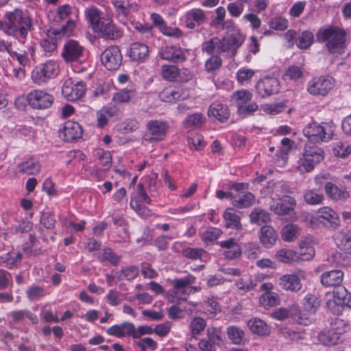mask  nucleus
<instances>
[{"mask_svg":"<svg viewBox=\"0 0 351 351\" xmlns=\"http://www.w3.org/2000/svg\"><path fill=\"white\" fill-rule=\"evenodd\" d=\"M251 332L259 336H267L270 333L269 326L259 318H252L248 322Z\"/></svg>","mask_w":351,"mask_h":351,"instance_id":"nucleus-35","label":"nucleus"},{"mask_svg":"<svg viewBox=\"0 0 351 351\" xmlns=\"http://www.w3.org/2000/svg\"><path fill=\"white\" fill-rule=\"evenodd\" d=\"M206 326V322L201 317H195L191 323V329L193 335H199L204 330Z\"/></svg>","mask_w":351,"mask_h":351,"instance_id":"nucleus-64","label":"nucleus"},{"mask_svg":"<svg viewBox=\"0 0 351 351\" xmlns=\"http://www.w3.org/2000/svg\"><path fill=\"white\" fill-rule=\"evenodd\" d=\"M250 223L259 226L267 223L271 221L269 213L261 208H255L250 215Z\"/></svg>","mask_w":351,"mask_h":351,"instance_id":"nucleus-37","label":"nucleus"},{"mask_svg":"<svg viewBox=\"0 0 351 351\" xmlns=\"http://www.w3.org/2000/svg\"><path fill=\"white\" fill-rule=\"evenodd\" d=\"M259 303L265 308L273 307L279 303V297L274 292H265L259 298Z\"/></svg>","mask_w":351,"mask_h":351,"instance_id":"nucleus-45","label":"nucleus"},{"mask_svg":"<svg viewBox=\"0 0 351 351\" xmlns=\"http://www.w3.org/2000/svg\"><path fill=\"white\" fill-rule=\"evenodd\" d=\"M227 334L233 343L241 344L243 343L245 333L240 328L235 326H230L227 328Z\"/></svg>","mask_w":351,"mask_h":351,"instance_id":"nucleus-48","label":"nucleus"},{"mask_svg":"<svg viewBox=\"0 0 351 351\" xmlns=\"http://www.w3.org/2000/svg\"><path fill=\"white\" fill-rule=\"evenodd\" d=\"M204 308L206 313L211 316H215L221 312V306L213 296L208 297L205 301Z\"/></svg>","mask_w":351,"mask_h":351,"instance_id":"nucleus-53","label":"nucleus"},{"mask_svg":"<svg viewBox=\"0 0 351 351\" xmlns=\"http://www.w3.org/2000/svg\"><path fill=\"white\" fill-rule=\"evenodd\" d=\"M245 40V36L239 31H234L220 38L217 36L211 38L202 44V49L208 55L222 54L232 58L237 53L238 49Z\"/></svg>","mask_w":351,"mask_h":351,"instance_id":"nucleus-1","label":"nucleus"},{"mask_svg":"<svg viewBox=\"0 0 351 351\" xmlns=\"http://www.w3.org/2000/svg\"><path fill=\"white\" fill-rule=\"evenodd\" d=\"M346 32L336 26L321 28L317 33L319 42H326V47L330 53H340L345 47Z\"/></svg>","mask_w":351,"mask_h":351,"instance_id":"nucleus-3","label":"nucleus"},{"mask_svg":"<svg viewBox=\"0 0 351 351\" xmlns=\"http://www.w3.org/2000/svg\"><path fill=\"white\" fill-rule=\"evenodd\" d=\"M335 86V80L329 75L313 78L307 84V91L311 95L326 96Z\"/></svg>","mask_w":351,"mask_h":351,"instance_id":"nucleus-9","label":"nucleus"},{"mask_svg":"<svg viewBox=\"0 0 351 351\" xmlns=\"http://www.w3.org/2000/svg\"><path fill=\"white\" fill-rule=\"evenodd\" d=\"M245 247L244 254L248 258L256 259L259 257L261 249L257 243H248Z\"/></svg>","mask_w":351,"mask_h":351,"instance_id":"nucleus-59","label":"nucleus"},{"mask_svg":"<svg viewBox=\"0 0 351 351\" xmlns=\"http://www.w3.org/2000/svg\"><path fill=\"white\" fill-rule=\"evenodd\" d=\"M93 31L104 39L114 40L122 35L121 31L113 23L112 20L106 18H103V20L98 25H96Z\"/></svg>","mask_w":351,"mask_h":351,"instance_id":"nucleus-12","label":"nucleus"},{"mask_svg":"<svg viewBox=\"0 0 351 351\" xmlns=\"http://www.w3.org/2000/svg\"><path fill=\"white\" fill-rule=\"evenodd\" d=\"M204 10L199 8H193L185 14V25L187 28L193 29L196 26H200L206 20Z\"/></svg>","mask_w":351,"mask_h":351,"instance_id":"nucleus-22","label":"nucleus"},{"mask_svg":"<svg viewBox=\"0 0 351 351\" xmlns=\"http://www.w3.org/2000/svg\"><path fill=\"white\" fill-rule=\"evenodd\" d=\"M10 316L14 323L23 321L25 317L28 318L33 324L38 322V317L27 309L13 311L10 313Z\"/></svg>","mask_w":351,"mask_h":351,"instance_id":"nucleus-40","label":"nucleus"},{"mask_svg":"<svg viewBox=\"0 0 351 351\" xmlns=\"http://www.w3.org/2000/svg\"><path fill=\"white\" fill-rule=\"evenodd\" d=\"M314 41V35L310 31H304L299 34L295 40V44L299 49H306L308 48Z\"/></svg>","mask_w":351,"mask_h":351,"instance_id":"nucleus-41","label":"nucleus"},{"mask_svg":"<svg viewBox=\"0 0 351 351\" xmlns=\"http://www.w3.org/2000/svg\"><path fill=\"white\" fill-rule=\"evenodd\" d=\"M343 280V272L333 269L324 272L320 276V282L324 287H339Z\"/></svg>","mask_w":351,"mask_h":351,"instance_id":"nucleus-25","label":"nucleus"},{"mask_svg":"<svg viewBox=\"0 0 351 351\" xmlns=\"http://www.w3.org/2000/svg\"><path fill=\"white\" fill-rule=\"evenodd\" d=\"M76 24L73 20H69L60 29H54L51 33L55 36L69 37L73 34Z\"/></svg>","mask_w":351,"mask_h":351,"instance_id":"nucleus-49","label":"nucleus"},{"mask_svg":"<svg viewBox=\"0 0 351 351\" xmlns=\"http://www.w3.org/2000/svg\"><path fill=\"white\" fill-rule=\"evenodd\" d=\"M333 154L341 158H346L351 154V147L347 143L339 142L332 149Z\"/></svg>","mask_w":351,"mask_h":351,"instance_id":"nucleus-54","label":"nucleus"},{"mask_svg":"<svg viewBox=\"0 0 351 351\" xmlns=\"http://www.w3.org/2000/svg\"><path fill=\"white\" fill-rule=\"evenodd\" d=\"M304 199L309 205H317L322 204L324 199L322 193L315 189L307 190L304 194Z\"/></svg>","mask_w":351,"mask_h":351,"instance_id":"nucleus-43","label":"nucleus"},{"mask_svg":"<svg viewBox=\"0 0 351 351\" xmlns=\"http://www.w3.org/2000/svg\"><path fill=\"white\" fill-rule=\"evenodd\" d=\"M86 85L82 82L74 84L71 80H65L62 88V95L69 101H75L82 97L86 91Z\"/></svg>","mask_w":351,"mask_h":351,"instance_id":"nucleus-15","label":"nucleus"},{"mask_svg":"<svg viewBox=\"0 0 351 351\" xmlns=\"http://www.w3.org/2000/svg\"><path fill=\"white\" fill-rule=\"evenodd\" d=\"M349 329L343 319H337L331 327L321 331L318 336L319 341L328 346H335L342 341L341 335Z\"/></svg>","mask_w":351,"mask_h":351,"instance_id":"nucleus-7","label":"nucleus"},{"mask_svg":"<svg viewBox=\"0 0 351 351\" xmlns=\"http://www.w3.org/2000/svg\"><path fill=\"white\" fill-rule=\"evenodd\" d=\"M84 50L79 42L70 39L64 43L61 56L67 63L77 62L82 58Z\"/></svg>","mask_w":351,"mask_h":351,"instance_id":"nucleus-14","label":"nucleus"},{"mask_svg":"<svg viewBox=\"0 0 351 351\" xmlns=\"http://www.w3.org/2000/svg\"><path fill=\"white\" fill-rule=\"evenodd\" d=\"M136 95L135 88H123L114 94L112 101L115 104L128 103L136 97Z\"/></svg>","mask_w":351,"mask_h":351,"instance_id":"nucleus-38","label":"nucleus"},{"mask_svg":"<svg viewBox=\"0 0 351 351\" xmlns=\"http://www.w3.org/2000/svg\"><path fill=\"white\" fill-rule=\"evenodd\" d=\"M27 99L29 104L35 109L49 108L53 102V97L43 90H34L28 93Z\"/></svg>","mask_w":351,"mask_h":351,"instance_id":"nucleus-13","label":"nucleus"},{"mask_svg":"<svg viewBox=\"0 0 351 351\" xmlns=\"http://www.w3.org/2000/svg\"><path fill=\"white\" fill-rule=\"evenodd\" d=\"M208 115L209 117H213L219 121L224 123L230 118V111L226 104L216 101L210 105Z\"/></svg>","mask_w":351,"mask_h":351,"instance_id":"nucleus-20","label":"nucleus"},{"mask_svg":"<svg viewBox=\"0 0 351 351\" xmlns=\"http://www.w3.org/2000/svg\"><path fill=\"white\" fill-rule=\"evenodd\" d=\"M295 206V198L289 195H282L278 198V202H272L270 204V209L278 215H285L293 211Z\"/></svg>","mask_w":351,"mask_h":351,"instance_id":"nucleus-16","label":"nucleus"},{"mask_svg":"<svg viewBox=\"0 0 351 351\" xmlns=\"http://www.w3.org/2000/svg\"><path fill=\"white\" fill-rule=\"evenodd\" d=\"M84 16L86 19L90 23L93 29L103 20L101 12L95 6L86 8L84 10Z\"/></svg>","mask_w":351,"mask_h":351,"instance_id":"nucleus-39","label":"nucleus"},{"mask_svg":"<svg viewBox=\"0 0 351 351\" xmlns=\"http://www.w3.org/2000/svg\"><path fill=\"white\" fill-rule=\"evenodd\" d=\"M252 99L251 92L241 89L232 94L230 101L237 107L238 114L242 117H246L258 109V106L255 102H252Z\"/></svg>","mask_w":351,"mask_h":351,"instance_id":"nucleus-6","label":"nucleus"},{"mask_svg":"<svg viewBox=\"0 0 351 351\" xmlns=\"http://www.w3.org/2000/svg\"><path fill=\"white\" fill-rule=\"evenodd\" d=\"M7 21L0 25L5 34L16 38L20 43H24L28 32L33 29L32 19L27 11L19 8H15L11 12H7L5 14Z\"/></svg>","mask_w":351,"mask_h":351,"instance_id":"nucleus-2","label":"nucleus"},{"mask_svg":"<svg viewBox=\"0 0 351 351\" xmlns=\"http://www.w3.org/2000/svg\"><path fill=\"white\" fill-rule=\"evenodd\" d=\"M217 244L221 247L226 249L223 254L228 259L237 258L241 254V247L233 238L219 241Z\"/></svg>","mask_w":351,"mask_h":351,"instance_id":"nucleus-26","label":"nucleus"},{"mask_svg":"<svg viewBox=\"0 0 351 351\" xmlns=\"http://www.w3.org/2000/svg\"><path fill=\"white\" fill-rule=\"evenodd\" d=\"M101 60L108 70L118 69L122 63V55L119 47L111 45L106 48L101 54Z\"/></svg>","mask_w":351,"mask_h":351,"instance_id":"nucleus-11","label":"nucleus"},{"mask_svg":"<svg viewBox=\"0 0 351 351\" xmlns=\"http://www.w3.org/2000/svg\"><path fill=\"white\" fill-rule=\"evenodd\" d=\"M246 3H247V0H237L228 3L227 10L230 15L234 18L239 17L244 10V4Z\"/></svg>","mask_w":351,"mask_h":351,"instance_id":"nucleus-50","label":"nucleus"},{"mask_svg":"<svg viewBox=\"0 0 351 351\" xmlns=\"http://www.w3.org/2000/svg\"><path fill=\"white\" fill-rule=\"evenodd\" d=\"M40 223L49 230L55 228L56 219L53 212H43L40 217Z\"/></svg>","mask_w":351,"mask_h":351,"instance_id":"nucleus-57","label":"nucleus"},{"mask_svg":"<svg viewBox=\"0 0 351 351\" xmlns=\"http://www.w3.org/2000/svg\"><path fill=\"white\" fill-rule=\"evenodd\" d=\"M174 95V87L169 86L165 88L161 92H160L158 97L161 101L171 103L175 102Z\"/></svg>","mask_w":351,"mask_h":351,"instance_id":"nucleus-61","label":"nucleus"},{"mask_svg":"<svg viewBox=\"0 0 351 351\" xmlns=\"http://www.w3.org/2000/svg\"><path fill=\"white\" fill-rule=\"evenodd\" d=\"M232 205L238 208H248L255 202V196L250 192H242L237 194H231Z\"/></svg>","mask_w":351,"mask_h":351,"instance_id":"nucleus-29","label":"nucleus"},{"mask_svg":"<svg viewBox=\"0 0 351 351\" xmlns=\"http://www.w3.org/2000/svg\"><path fill=\"white\" fill-rule=\"evenodd\" d=\"M324 158V152L318 145L312 143H306L302 156L298 158L295 165L298 171L303 174L311 171Z\"/></svg>","mask_w":351,"mask_h":351,"instance_id":"nucleus-4","label":"nucleus"},{"mask_svg":"<svg viewBox=\"0 0 351 351\" xmlns=\"http://www.w3.org/2000/svg\"><path fill=\"white\" fill-rule=\"evenodd\" d=\"M279 285L286 291L297 292L302 288L300 278L295 274H286L279 278Z\"/></svg>","mask_w":351,"mask_h":351,"instance_id":"nucleus-28","label":"nucleus"},{"mask_svg":"<svg viewBox=\"0 0 351 351\" xmlns=\"http://www.w3.org/2000/svg\"><path fill=\"white\" fill-rule=\"evenodd\" d=\"M139 269L138 267L134 265H131L128 267H122L119 275L117 276V278L120 280H132L134 279L138 275Z\"/></svg>","mask_w":351,"mask_h":351,"instance_id":"nucleus-51","label":"nucleus"},{"mask_svg":"<svg viewBox=\"0 0 351 351\" xmlns=\"http://www.w3.org/2000/svg\"><path fill=\"white\" fill-rule=\"evenodd\" d=\"M298 232V228L293 224L285 226L282 230V238L285 241H293L296 238Z\"/></svg>","mask_w":351,"mask_h":351,"instance_id":"nucleus-55","label":"nucleus"},{"mask_svg":"<svg viewBox=\"0 0 351 351\" xmlns=\"http://www.w3.org/2000/svg\"><path fill=\"white\" fill-rule=\"evenodd\" d=\"M223 217L226 228L234 229L237 230H240L242 229L241 217L234 208H228L226 209L223 213Z\"/></svg>","mask_w":351,"mask_h":351,"instance_id":"nucleus-30","label":"nucleus"},{"mask_svg":"<svg viewBox=\"0 0 351 351\" xmlns=\"http://www.w3.org/2000/svg\"><path fill=\"white\" fill-rule=\"evenodd\" d=\"M276 257L279 261L288 263L294 259L293 252L288 249H281L278 251Z\"/></svg>","mask_w":351,"mask_h":351,"instance_id":"nucleus-62","label":"nucleus"},{"mask_svg":"<svg viewBox=\"0 0 351 351\" xmlns=\"http://www.w3.org/2000/svg\"><path fill=\"white\" fill-rule=\"evenodd\" d=\"M182 256L193 261L202 260L207 254L202 248L186 247L182 250Z\"/></svg>","mask_w":351,"mask_h":351,"instance_id":"nucleus-44","label":"nucleus"},{"mask_svg":"<svg viewBox=\"0 0 351 351\" xmlns=\"http://www.w3.org/2000/svg\"><path fill=\"white\" fill-rule=\"evenodd\" d=\"M195 277L192 274H188L182 278H175L171 280L173 290L168 292V298L173 300L178 296L179 299L185 300L187 297L189 286L195 282Z\"/></svg>","mask_w":351,"mask_h":351,"instance_id":"nucleus-10","label":"nucleus"},{"mask_svg":"<svg viewBox=\"0 0 351 351\" xmlns=\"http://www.w3.org/2000/svg\"><path fill=\"white\" fill-rule=\"evenodd\" d=\"M261 242L266 247H270L276 243L278 234L276 230L270 226H263L260 231Z\"/></svg>","mask_w":351,"mask_h":351,"instance_id":"nucleus-33","label":"nucleus"},{"mask_svg":"<svg viewBox=\"0 0 351 351\" xmlns=\"http://www.w3.org/2000/svg\"><path fill=\"white\" fill-rule=\"evenodd\" d=\"M167 122L158 120H150L147 123V130L150 137L148 140L159 141L163 140L168 130Z\"/></svg>","mask_w":351,"mask_h":351,"instance_id":"nucleus-19","label":"nucleus"},{"mask_svg":"<svg viewBox=\"0 0 351 351\" xmlns=\"http://www.w3.org/2000/svg\"><path fill=\"white\" fill-rule=\"evenodd\" d=\"M205 117L201 113H195L189 115L185 119L184 124L186 128H200L205 122Z\"/></svg>","mask_w":351,"mask_h":351,"instance_id":"nucleus-46","label":"nucleus"},{"mask_svg":"<svg viewBox=\"0 0 351 351\" xmlns=\"http://www.w3.org/2000/svg\"><path fill=\"white\" fill-rule=\"evenodd\" d=\"M97 258L101 261H108L113 266L117 265L120 262V256H117L108 247L104 248L101 253L98 254Z\"/></svg>","mask_w":351,"mask_h":351,"instance_id":"nucleus-47","label":"nucleus"},{"mask_svg":"<svg viewBox=\"0 0 351 351\" xmlns=\"http://www.w3.org/2000/svg\"><path fill=\"white\" fill-rule=\"evenodd\" d=\"M133 328V324L123 322L120 325H114L107 330V333L112 336L123 337L126 335L131 336V329Z\"/></svg>","mask_w":351,"mask_h":351,"instance_id":"nucleus-36","label":"nucleus"},{"mask_svg":"<svg viewBox=\"0 0 351 351\" xmlns=\"http://www.w3.org/2000/svg\"><path fill=\"white\" fill-rule=\"evenodd\" d=\"M317 215L319 219H322V222L326 226L336 229L339 226V219L335 210L332 208L325 206L317 210Z\"/></svg>","mask_w":351,"mask_h":351,"instance_id":"nucleus-24","label":"nucleus"},{"mask_svg":"<svg viewBox=\"0 0 351 351\" xmlns=\"http://www.w3.org/2000/svg\"><path fill=\"white\" fill-rule=\"evenodd\" d=\"M324 190L327 196L335 201H344L349 197V193L346 189H340L330 182L325 184Z\"/></svg>","mask_w":351,"mask_h":351,"instance_id":"nucleus-31","label":"nucleus"},{"mask_svg":"<svg viewBox=\"0 0 351 351\" xmlns=\"http://www.w3.org/2000/svg\"><path fill=\"white\" fill-rule=\"evenodd\" d=\"M26 294L30 300H33L44 296L45 290L42 287L32 286L26 291Z\"/></svg>","mask_w":351,"mask_h":351,"instance_id":"nucleus-63","label":"nucleus"},{"mask_svg":"<svg viewBox=\"0 0 351 351\" xmlns=\"http://www.w3.org/2000/svg\"><path fill=\"white\" fill-rule=\"evenodd\" d=\"M256 93L261 97H269L279 90V82L276 77H264L256 83Z\"/></svg>","mask_w":351,"mask_h":351,"instance_id":"nucleus-17","label":"nucleus"},{"mask_svg":"<svg viewBox=\"0 0 351 351\" xmlns=\"http://www.w3.org/2000/svg\"><path fill=\"white\" fill-rule=\"evenodd\" d=\"M115 13L118 16L126 17L129 15L131 11H136L138 10V5L132 0H112Z\"/></svg>","mask_w":351,"mask_h":351,"instance_id":"nucleus-27","label":"nucleus"},{"mask_svg":"<svg viewBox=\"0 0 351 351\" xmlns=\"http://www.w3.org/2000/svg\"><path fill=\"white\" fill-rule=\"evenodd\" d=\"M153 331L154 330L149 326H141L136 328L133 324V328L131 329V336L134 339H138L142 335H150Z\"/></svg>","mask_w":351,"mask_h":351,"instance_id":"nucleus-60","label":"nucleus"},{"mask_svg":"<svg viewBox=\"0 0 351 351\" xmlns=\"http://www.w3.org/2000/svg\"><path fill=\"white\" fill-rule=\"evenodd\" d=\"M22 258L23 254L21 252H8L1 256V260L5 264V267L9 269L18 267V265H20Z\"/></svg>","mask_w":351,"mask_h":351,"instance_id":"nucleus-42","label":"nucleus"},{"mask_svg":"<svg viewBox=\"0 0 351 351\" xmlns=\"http://www.w3.org/2000/svg\"><path fill=\"white\" fill-rule=\"evenodd\" d=\"M158 56L162 59L173 63H181L186 60L184 50L175 45L165 46L161 48Z\"/></svg>","mask_w":351,"mask_h":351,"instance_id":"nucleus-18","label":"nucleus"},{"mask_svg":"<svg viewBox=\"0 0 351 351\" xmlns=\"http://www.w3.org/2000/svg\"><path fill=\"white\" fill-rule=\"evenodd\" d=\"M334 131L335 125L332 121L321 123L312 122L303 129L304 136L312 143L328 141L332 138Z\"/></svg>","mask_w":351,"mask_h":351,"instance_id":"nucleus-5","label":"nucleus"},{"mask_svg":"<svg viewBox=\"0 0 351 351\" xmlns=\"http://www.w3.org/2000/svg\"><path fill=\"white\" fill-rule=\"evenodd\" d=\"M62 134L64 141L70 143L82 137L83 129L77 122L68 121L64 125Z\"/></svg>","mask_w":351,"mask_h":351,"instance_id":"nucleus-21","label":"nucleus"},{"mask_svg":"<svg viewBox=\"0 0 351 351\" xmlns=\"http://www.w3.org/2000/svg\"><path fill=\"white\" fill-rule=\"evenodd\" d=\"M148 47L143 43L136 42L131 45L129 56L136 61H143L148 57Z\"/></svg>","mask_w":351,"mask_h":351,"instance_id":"nucleus-34","label":"nucleus"},{"mask_svg":"<svg viewBox=\"0 0 351 351\" xmlns=\"http://www.w3.org/2000/svg\"><path fill=\"white\" fill-rule=\"evenodd\" d=\"M161 75L163 79L169 82L180 80L188 81L191 78L189 73H188L185 78L181 77L179 74L178 68L171 64H165L162 66Z\"/></svg>","mask_w":351,"mask_h":351,"instance_id":"nucleus-32","label":"nucleus"},{"mask_svg":"<svg viewBox=\"0 0 351 351\" xmlns=\"http://www.w3.org/2000/svg\"><path fill=\"white\" fill-rule=\"evenodd\" d=\"M60 72L59 64L53 60L36 65L32 72V79L35 84H46L49 80L55 78Z\"/></svg>","mask_w":351,"mask_h":351,"instance_id":"nucleus-8","label":"nucleus"},{"mask_svg":"<svg viewBox=\"0 0 351 351\" xmlns=\"http://www.w3.org/2000/svg\"><path fill=\"white\" fill-rule=\"evenodd\" d=\"M222 234L221 230L217 228L210 227L202 233V239L205 242L213 241L217 239Z\"/></svg>","mask_w":351,"mask_h":351,"instance_id":"nucleus-56","label":"nucleus"},{"mask_svg":"<svg viewBox=\"0 0 351 351\" xmlns=\"http://www.w3.org/2000/svg\"><path fill=\"white\" fill-rule=\"evenodd\" d=\"M17 169L21 173L35 176L40 172L41 165L37 159L29 157L17 165Z\"/></svg>","mask_w":351,"mask_h":351,"instance_id":"nucleus-23","label":"nucleus"},{"mask_svg":"<svg viewBox=\"0 0 351 351\" xmlns=\"http://www.w3.org/2000/svg\"><path fill=\"white\" fill-rule=\"evenodd\" d=\"M304 309L310 313H315L319 306L317 298L313 294H307L303 300Z\"/></svg>","mask_w":351,"mask_h":351,"instance_id":"nucleus-52","label":"nucleus"},{"mask_svg":"<svg viewBox=\"0 0 351 351\" xmlns=\"http://www.w3.org/2000/svg\"><path fill=\"white\" fill-rule=\"evenodd\" d=\"M222 64V60L219 55H211L205 64L206 70L208 72L214 71L221 67Z\"/></svg>","mask_w":351,"mask_h":351,"instance_id":"nucleus-58","label":"nucleus"}]
</instances>
